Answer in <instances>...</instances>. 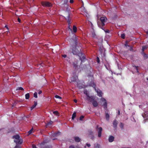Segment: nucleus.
<instances>
[{"label": "nucleus", "mask_w": 148, "mask_h": 148, "mask_svg": "<svg viewBox=\"0 0 148 148\" xmlns=\"http://www.w3.org/2000/svg\"><path fill=\"white\" fill-rule=\"evenodd\" d=\"M107 20V18L106 17H102L100 18V21H98L97 22L98 26L103 30H104L103 26H105V23L106 22Z\"/></svg>", "instance_id": "obj_1"}, {"label": "nucleus", "mask_w": 148, "mask_h": 148, "mask_svg": "<svg viewBox=\"0 0 148 148\" xmlns=\"http://www.w3.org/2000/svg\"><path fill=\"white\" fill-rule=\"evenodd\" d=\"M13 138L15 139L14 140V142H15L16 144H21L22 143L23 140L20 138V136L18 135H16L13 136Z\"/></svg>", "instance_id": "obj_2"}, {"label": "nucleus", "mask_w": 148, "mask_h": 148, "mask_svg": "<svg viewBox=\"0 0 148 148\" xmlns=\"http://www.w3.org/2000/svg\"><path fill=\"white\" fill-rule=\"evenodd\" d=\"M88 101L91 102L93 106L94 107H96L98 106V103L97 101L94 100L93 97H88Z\"/></svg>", "instance_id": "obj_3"}, {"label": "nucleus", "mask_w": 148, "mask_h": 148, "mask_svg": "<svg viewBox=\"0 0 148 148\" xmlns=\"http://www.w3.org/2000/svg\"><path fill=\"white\" fill-rule=\"evenodd\" d=\"M41 4L44 7H50L52 5L51 3L47 1H42L41 2Z\"/></svg>", "instance_id": "obj_4"}, {"label": "nucleus", "mask_w": 148, "mask_h": 148, "mask_svg": "<svg viewBox=\"0 0 148 148\" xmlns=\"http://www.w3.org/2000/svg\"><path fill=\"white\" fill-rule=\"evenodd\" d=\"M47 142L46 141H44L41 144H40V146L41 148H51L48 146H47L46 144Z\"/></svg>", "instance_id": "obj_5"}, {"label": "nucleus", "mask_w": 148, "mask_h": 148, "mask_svg": "<svg viewBox=\"0 0 148 148\" xmlns=\"http://www.w3.org/2000/svg\"><path fill=\"white\" fill-rule=\"evenodd\" d=\"M97 128L98 129V136L100 137L101 136V132L102 130V128L101 127H98V125H97Z\"/></svg>", "instance_id": "obj_6"}, {"label": "nucleus", "mask_w": 148, "mask_h": 148, "mask_svg": "<svg viewBox=\"0 0 148 148\" xmlns=\"http://www.w3.org/2000/svg\"><path fill=\"white\" fill-rule=\"evenodd\" d=\"M101 101L103 103V106H104V108L106 109L107 108V103L106 100L103 98H102L101 99Z\"/></svg>", "instance_id": "obj_7"}, {"label": "nucleus", "mask_w": 148, "mask_h": 148, "mask_svg": "<svg viewBox=\"0 0 148 148\" xmlns=\"http://www.w3.org/2000/svg\"><path fill=\"white\" fill-rule=\"evenodd\" d=\"M66 19L67 20V22L68 23V25H69V29H70V30H72V29H71L70 28V24H71V20L70 19H69V14L67 18H66Z\"/></svg>", "instance_id": "obj_8"}, {"label": "nucleus", "mask_w": 148, "mask_h": 148, "mask_svg": "<svg viewBox=\"0 0 148 148\" xmlns=\"http://www.w3.org/2000/svg\"><path fill=\"white\" fill-rule=\"evenodd\" d=\"M95 90L97 93L98 95L100 97H101L103 95V93L100 90H97L96 89H95Z\"/></svg>", "instance_id": "obj_9"}, {"label": "nucleus", "mask_w": 148, "mask_h": 148, "mask_svg": "<svg viewBox=\"0 0 148 148\" xmlns=\"http://www.w3.org/2000/svg\"><path fill=\"white\" fill-rule=\"evenodd\" d=\"M78 52L79 51L76 49V47L73 49L72 53L74 54H77Z\"/></svg>", "instance_id": "obj_10"}, {"label": "nucleus", "mask_w": 148, "mask_h": 148, "mask_svg": "<svg viewBox=\"0 0 148 148\" xmlns=\"http://www.w3.org/2000/svg\"><path fill=\"white\" fill-rule=\"evenodd\" d=\"M114 137L112 136H110L109 139L108 140L110 142H113L114 140Z\"/></svg>", "instance_id": "obj_11"}, {"label": "nucleus", "mask_w": 148, "mask_h": 148, "mask_svg": "<svg viewBox=\"0 0 148 148\" xmlns=\"http://www.w3.org/2000/svg\"><path fill=\"white\" fill-rule=\"evenodd\" d=\"M118 124V122L117 121L115 120L114 121L113 123V125L114 128H116L117 127Z\"/></svg>", "instance_id": "obj_12"}, {"label": "nucleus", "mask_w": 148, "mask_h": 148, "mask_svg": "<svg viewBox=\"0 0 148 148\" xmlns=\"http://www.w3.org/2000/svg\"><path fill=\"white\" fill-rule=\"evenodd\" d=\"M74 138L75 141L77 142H79L81 140V139L77 136L74 137Z\"/></svg>", "instance_id": "obj_13"}, {"label": "nucleus", "mask_w": 148, "mask_h": 148, "mask_svg": "<svg viewBox=\"0 0 148 148\" xmlns=\"http://www.w3.org/2000/svg\"><path fill=\"white\" fill-rule=\"evenodd\" d=\"M37 104V103L36 101H34V104L32 106V107H31V110H32L33 109H34L36 106Z\"/></svg>", "instance_id": "obj_14"}, {"label": "nucleus", "mask_w": 148, "mask_h": 148, "mask_svg": "<svg viewBox=\"0 0 148 148\" xmlns=\"http://www.w3.org/2000/svg\"><path fill=\"white\" fill-rule=\"evenodd\" d=\"M84 93L86 95V96H87V97H86V100H88V97H92V96H90V97L88 95V94L87 92V91H86V90H85L84 91Z\"/></svg>", "instance_id": "obj_15"}, {"label": "nucleus", "mask_w": 148, "mask_h": 148, "mask_svg": "<svg viewBox=\"0 0 148 148\" xmlns=\"http://www.w3.org/2000/svg\"><path fill=\"white\" fill-rule=\"evenodd\" d=\"M73 32L74 33H76L77 31V28L75 25H73Z\"/></svg>", "instance_id": "obj_16"}, {"label": "nucleus", "mask_w": 148, "mask_h": 148, "mask_svg": "<svg viewBox=\"0 0 148 148\" xmlns=\"http://www.w3.org/2000/svg\"><path fill=\"white\" fill-rule=\"evenodd\" d=\"M25 97L26 99H28L29 98V93H28L25 95Z\"/></svg>", "instance_id": "obj_17"}, {"label": "nucleus", "mask_w": 148, "mask_h": 148, "mask_svg": "<svg viewBox=\"0 0 148 148\" xmlns=\"http://www.w3.org/2000/svg\"><path fill=\"white\" fill-rule=\"evenodd\" d=\"M76 116V112H74L72 114V119L73 120Z\"/></svg>", "instance_id": "obj_18"}, {"label": "nucleus", "mask_w": 148, "mask_h": 148, "mask_svg": "<svg viewBox=\"0 0 148 148\" xmlns=\"http://www.w3.org/2000/svg\"><path fill=\"white\" fill-rule=\"evenodd\" d=\"M106 118L107 120H108L109 119V114H108L107 113V114H106Z\"/></svg>", "instance_id": "obj_19"}, {"label": "nucleus", "mask_w": 148, "mask_h": 148, "mask_svg": "<svg viewBox=\"0 0 148 148\" xmlns=\"http://www.w3.org/2000/svg\"><path fill=\"white\" fill-rule=\"evenodd\" d=\"M24 90V89L23 88L20 87H18L16 89V90Z\"/></svg>", "instance_id": "obj_20"}, {"label": "nucleus", "mask_w": 148, "mask_h": 148, "mask_svg": "<svg viewBox=\"0 0 148 148\" xmlns=\"http://www.w3.org/2000/svg\"><path fill=\"white\" fill-rule=\"evenodd\" d=\"M53 123V121H50V122H48L47 123V125H46V127H47V126L49 125H51Z\"/></svg>", "instance_id": "obj_21"}, {"label": "nucleus", "mask_w": 148, "mask_h": 148, "mask_svg": "<svg viewBox=\"0 0 148 148\" xmlns=\"http://www.w3.org/2000/svg\"><path fill=\"white\" fill-rule=\"evenodd\" d=\"M95 148H99V145L97 144H95L94 145Z\"/></svg>", "instance_id": "obj_22"}, {"label": "nucleus", "mask_w": 148, "mask_h": 148, "mask_svg": "<svg viewBox=\"0 0 148 148\" xmlns=\"http://www.w3.org/2000/svg\"><path fill=\"white\" fill-rule=\"evenodd\" d=\"M60 134V132H58L57 133H55L53 134V136H56L57 135H58L59 134Z\"/></svg>", "instance_id": "obj_23"}, {"label": "nucleus", "mask_w": 148, "mask_h": 148, "mask_svg": "<svg viewBox=\"0 0 148 148\" xmlns=\"http://www.w3.org/2000/svg\"><path fill=\"white\" fill-rule=\"evenodd\" d=\"M53 113L54 114H55L56 115H58V114H59V113L57 111H54L53 112Z\"/></svg>", "instance_id": "obj_24"}, {"label": "nucleus", "mask_w": 148, "mask_h": 148, "mask_svg": "<svg viewBox=\"0 0 148 148\" xmlns=\"http://www.w3.org/2000/svg\"><path fill=\"white\" fill-rule=\"evenodd\" d=\"M84 59H85V57L84 56H82V57H80V59L82 62Z\"/></svg>", "instance_id": "obj_25"}, {"label": "nucleus", "mask_w": 148, "mask_h": 148, "mask_svg": "<svg viewBox=\"0 0 148 148\" xmlns=\"http://www.w3.org/2000/svg\"><path fill=\"white\" fill-rule=\"evenodd\" d=\"M119 125H120V127L121 128L123 129V124L122 123H120Z\"/></svg>", "instance_id": "obj_26"}, {"label": "nucleus", "mask_w": 148, "mask_h": 148, "mask_svg": "<svg viewBox=\"0 0 148 148\" xmlns=\"http://www.w3.org/2000/svg\"><path fill=\"white\" fill-rule=\"evenodd\" d=\"M34 96L36 98H37V93L36 92H35L34 93Z\"/></svg>", "instance_id": "obj_27"}, {"label": "nucleus", "mask_w": 148, "mask_h": 148, "mask_svg": "<svg viewBox=\"0 0 148 148\" xmlns=\"http://www.w3.org/2000/svg\"><path fill=\"white\" fill-rule=\"evenodd\" d=\"M55 97L56 98L59 99H62V97H61L58 95H56L55 96Z\"/></svg>", "instance_id": "obj_28"}, {"label": "nucleus", "mask_w": 148, "mask_h": 148, "mask_svg": "<svg viewBox=\"0 0 148 148\" xmlns=\"http://www.w3.org/2000/svg\"><path fill=\"white\" fill-rule=\"evenodd\" d=\"M125 46L126 48H127V47H130V46L128 45L127 42V41L125 42Z\"/></svg>", "instance_id": "obj_29"}, {"label": "nucleus", "mask_w": 148, "mask_h": 148, "mask_svg": "<svg viewBox=\"0 0 148 148\" xmlns=\"http://www.w3.org/2000/svg\"><path fill=\"white\" fill-rule=\"evenodd\" d=\"M125 34H121V37L123 39H124L125 37Z\"/></svg>", "instance_id": "obj_30"}, {"label": "nucleus", "mask_w": 148, "mask_h": 148, "mask_svg": "<svg viewBox=\"0 0 148 148\" xmlns=\"http://www.w3.org/2000/svg\"><path fill=\"white\" fill-rule=\"evenodd\" d=\"M89 134L90 135H93V132L91 131H89Z\"/></svg>", "instance_id": "obj_31"}, {"label": "nucleus", "mask_w": 148, "mask_h": 148, "mask_svg": "<svg viewBox=\"0 0 148 148\" xmlns=\"http://www.w3.org/2000/svg\"><path fill=\"white\" fill-rule=\"evenodd\" d=\"M147 48V47L146 46H144L143 47L142 50L143 51L145 49H146Z\"/></svg>", "instance_id": "obj_32"}, {"label": "nucleus", "mask_w": 148, "mask_h": 148, "mask_svg": "<svg viewBox=\"0 0 148 148\" xmlns=\"http://www.w3.org/2000/svg\"><path fill=\"white\" fill-rule=\"evenodd\" d=\"M84 116H80L79 118V119L80 120H82V119L84 118Z\"/></svg>", "instance_id": "obj_33"}, {"label": "nucleus", "mask_w": 148, "mask_h": 148, "mask_svg": "<svg viewBox=\"0 0 148 148\" xmlns=\"http://www.w3.org/2000/svg\"><path fill=\"white\" fill-rule=\"evenodd\" d=\"M97 62L98 63H99L100 62L99 58L98 57H97Z\"/></svg>", "instance_id": "obj_34"}, {"label": "nucleus", "mask_w": 148, "mask_h": 148, "mask_svg": "<svg viewBox=\"0 0 148 148\" xmlns=\"http://www.w3.org/2000/svg\"><path fill=\"white\" fill-rule=\"evenodd\" d=\"M14 148H20V147L18 145V144H16Z\"/></svg>", "instance_id": "obj_35"}, {"label": "nucleus", "mask_w": 148, "mask_h": 148, "mask_svg": "<svg viewBox=\"0 0 148 148\" xmlns=\"http://www.w3.org/2000/svg\"><path fill=\"white\" fill-rule=\"evenodd\" d=\"M130 47V50L131 51H133V49L132 47L131 46H130V47Z\"/></svg>", "instance_id": "obj_36"}, {"label": "nucleus", "mask_w": 148, "mask_h": 148, "mask_svg": "<svg viewBox=\"0 0 148 148\" xmlns=\"http://www.w3.org/2000/svg\"><path fill=\"white\" fill-rule=\"evenodd\" d=\"M135 69L136 71L137 72H138V67L137 66H135Z\"/></svg>", "instance_id": "obj_37"}, {"label": "nucleus", "mask_w": 148, "mask_h": 148, "mask_svg": "<svg viewBox=\"0 0 148 148\" xmlns=\"http://www.w3.org/2000/svg\"><path fill=\"white\" fill-rule=\"evenodd\" d=\"M86 146H87L88 147H89L90 146V144H88V143H87L86 144Z\"/></svg>", "instance_id": "obj_38"}, {"label": "nucleus", "mask_w": 148, "mask_h": 148, "mask_svg": "<svg viewBox=\"0 0 148 148\" xmlns=\"http://www.w3.org/2000/svg\"><path fill=\"white\" fill-rule=\"evenodd\" d=\"M32 130H33V129L32 128L31 130H30L28 132V133L29 134H30L32 133Z\"/></svg>", "instance_id": "obj_39"}, {"label": "nucleus", "mask_w": 148, "mask_h": 148, "mask_svg": "<svg viewBox=\"0 0 148 148\" xmlns=\"http://www.w3.org/2000/svg\"><path fill=\"white\" fill-rule=\"evenodd\" d=\"M106 33H109V31L108 30H105L104 29L103 30Z\"/></svg>", "instance_id": "obj_40"}, {"label": "nucleus", "mask_w": 148, "mask_h": 148, "mask_svg": "<svg viewBox=\"0 0 148 148\" xmlns=\"http://www.w3.org/2000/svg\"><path fill=\"white\" fill-rule=\"evenodd\" d=\"M74 1L73 0H70V3H73Z\"/></svg>", "instance_id": "obj_41"}, {"label": "nucleus", "mask_w": 148, "mask_h": 148, "mask_svg": "<svg viewBox=\"0 0 148 148\" xmlns=\"http://www.w3.org/2000/svg\"><path fill=\"white\" fill-rule=\"evenodd\" d=\"M94 138V137L93 135H92V136L91 138V139H92V140H93Z\"/></svg>", "instance_id": "obj_42"}, {"label": "nucleus", "mask_w": 148, "mask_h": 148, "mask_svg": "<svg viewBox=\"0 0 148 148\" xmlns=\"http://www.w3.org/2000/svg\"><path fill=\"white\" fill-rule=\"evenodd\" d=\"M69 148H75V147L74 146L71 145L70 146Z\"/></svg>", "instance_id": "obj_43"}, {"label": "nucleus", "mask_w": 148, "mask_h": 148, "mask_svg": "<svg viewBox=\"0 0 148 148\" xmlns=\"http://www.w3.org/2000/svg\"><path fill=\"white\" fill-rule=\"evenodd\" d=\"M32 146L33 148H37L36 147V146L35 145H33Z\"/></svg>", "instance_id": "obj_44"}, {"label": "nucleus", "mask_w": 148, "mask_h": 148, "mask_svg": "<svg viewBox=\"0 0 148 148\" xmlns=\"http://www.w3.org/2000/svg\"><path fill=\"white\" fill-rule=\"evenodd\" d=\"M62 56L63 57L65 58L67 56H66V55H62Z\"/></svg>", "instance_id": "obj_45"}, {"label": "nucleus", "mask_w": 148, "mask_h": 148, "mask_svg": "<svg viewBox=\"0 0 148 148\" xmlns=\"http://www.w3.org/2000/svg\"><path fill=\"white\" fill-rule=\"evenodd\" d=\"M18 21L19 22V23H20L21 22V20L20 19V18H18Z\"/></svg>", "instance_id": "obj_46"}, {"label": "nucleus", "mask_w": 148, "mask_h": 148, "mask_svg": "<svg viewBox=\"0 0 148 148\" xmlns=\"http://www.w3.org/2000/svg\"><path fill=\"white\" fill-rule=\"evenodd\" d=\"M73 65L74 66V67H76L77 66V65L76 64H75V63H73Z\"/></svg>", "instance_id": "obj_47"}, {"label": "nucleus", "mask_w": 148, "mask_h": 148, "mask_svg": "<svg viewBox=\"0 0 148 148\" xmlns=\"http://www.w3.org/2000/svg\"><path fill=\"white\" fill-rule=\"evenodd\" d=\"M144 57L145 58H147V55L146 54H145L144 55Z\"/></svg>", "instance_id": "obj_48"}, {"label": "nucleus", "mask_w": 148, "mask_h": 148, "mask_svg": "<svg viewBox=\"0 0 148 148\" xmlns=\"http://www.w3.org/2000/svg\"><path fill=\"white\" fill-rule=\"evenodd\" d=\"M92 36L93 37H95V34L94 33H92Z\"/></svg>", "instance_id": "obj_49"}, {"label": "nucleus", "mask_w": 148, "mask_h": 148, "mask_svg": "<svg viewBox=\"0 0 148 148\" xmlns=\"http://www.w3.org/2000/svg\"><path fill=\"white\" fill-rule=\"evenodd\" d=\"M42 91L41 90H40L38 92V93L39 94H41L42 93Z\"/></svg>", "instance_id": "obj_50"}, {"label": "nucleus", "mask_w": 148, "mask_h": 148, "mask_svg": "<svg viewBox=\"0 0 148 148\" xmlns=\"http://www.w3.org/2000/svg\"><path fill=\"white\" fill-rule=\"evenodd\" d=\"M74 101L75 103H77V100L76 99H74Z\"/></svg>", "instance_id": "obj_51"}, {"label": "nucleus", "mask_w": 148, "mask_h": 148, "mask_svg": "<svg viewBox=\"0 0 148 148\" xmlns=\"http://www.w3.org/2000/svg\"><path fill=\"white\" fill-rule=\"evenodd\" d=\"M5 27H6L7 29H8V27L7 26V25H5Z\"/></svg>", "instance_id": "obj_52"}, {"label": "nucleus", "mask_w": 148, "mask_h": 148, "mask_svg": "<svg viewBox=\"0 0 148 148\" xmlns=\"http://www.w3.org/2000/svg\"><path fill=\"white\" fill-rule=\"evenodd\" d=\"M43 63H41V66H43Z\"/></svg>", "instance_id": "obj_53"}, {"label": "nucleus", "mask_w": 148, "mask_h": 148, "mask_svg": "<svg viewBox=\"0 0 148 148\" xmlns=\"http://www.w3.org/2000/svg\"><path fill=\"white\" fill-rule=\"evenodd\" d=\"M105 66H106V68L107 69H108V68L106 66V65H105Z\"/></svg>", "instance_id": "obj_54"}, {"label": "nucleus", "mask_w": 148, "mask_h": 148, "mask_svg": "<svg viewBox=\"0 0 148 148\" xmlns=\"http://www.w3.org/2000/svg\"><path fill=\"white\" fill-rule=\"evenodd\" d=\"M75 80L74 79H73V80H72L71 79V82H73V81H74Z\"/></svg>", "instance_id": "obj_55"}, {"label": "nucleus", "mask_w": 148, "mask_h": 148, "mask_svg": "<svg viewBox=\"0 0 148 148\" xmlns=\"http://www.w3.org/2000/svg\"><path fill=\"white\" fill-rule=\"evenodd\" d=\"M120 111L119 110L118 111V114L119 115L120 114Z\"/></svg>", "instance_id": "obj_56"}, {"label": "nucleus", "mask_w": 148, "mask_h": 148, "mask_svg": "<svg viewBox=\"0 0 148 148\" xmlns=\"http://www.w3.org/2000/svg\"><path fill=\"white\" fill-rule=\"evenodd\" d=\"M146 33L148 35V31Z\"/></svg>", "instance_id": "obj_57"}, {"label": "nucleus", "mask_w": 148, "mask_h": 148, "mask_svg": "<svg viewBox=\"0 0 148 148\" xmlns=\"http://www.w3.org/2000/svg\"><path fill=\"white\" fill-rule=\"evenodd\" d=\"M84 147H85V148H86V146H85Z\"/></svg>", "instance_id": "obj_58"}, {"label": "nucleus", "mask_w": 148, "mask_h": 148, "mask_svg": "<svg viewBox=\"0 0 148 148\" xmlns=\"http://www.w3.org/2000/svg\"><path fill=\"white\" fill-rule=\"evenodd\" d=\"M55 140V139H53V140Z\"/></svg>", "instance_id": "obj_59"}, {"label": "nucleus", "mask_w": 148, "mask_h": 148, "mask_svg": "<svg viewBox=\"0 0 148 148\" xmlns=\"http://www.w3.org/2000/svg\"><path fill=\"white\" fill-rule=\"evenodd\" d=\"M147 79V80H148V78Z\"/></svg>", "instance_id": "obj_60"}, {"label": "nucleus", "mask_w": 148, "mask_h": 148, "mask_svg": "<svg viewBox=\"0 0 148 148\" xmlns=\"http://www.w3.org/2000/svg\"><path fill=\"white\" fill-rule=\"evenodd\" d=\"M75 45H76V42L75 43Z\"/></svg>", "instance_id": "obj_61"}, {"label": "nucleus", "mask_w": 148, "mask_h": 148, "mask_svg": "<svg viewBox=\"0 0 148 148\" xmlns=\"http://www.w3.org/2000/svg\"><path fill=\"white\" fill-rule=\"evenodd\" d=\"M32 0V1H34V0Z\"/></svg>", "instance_id": "obj_62"}]
</instances>
